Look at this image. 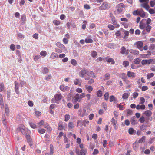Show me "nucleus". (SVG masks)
<instances>
[{"label":"nucleus","instance_id":"49530a36","mask_svg":"<svg viewBox=\"0 0 155 155\" xmlns=\"http://www.w3.org/2000/svg\"><path fill=\"white\" fill-rule=\"evenodd\" d=\"M108 27L109 29L110 30H113L115 28L114 26L111 24L108 25Z\"/></svg>","mask_w":155,"mask_h":155},{"label":"nucleus","instance_id":"ea45409f","mask_svg":"<svg viewBox=\"0 0 155 155\" xmlns=\"http://www.w3.org/2000/svg\"><path fill=\"white\" fill-rule=\"evenodd\" d=\"M85 41L87 43H92L93 42V40L92 39L89 38H86Z\"/></svg>","mask_w":155,"mask_h":155},{"label":"nucleus","instance_id":"c756f323","mask_svg":"<svg viewBox=\"0 0 155 155\" xmlns=\"http://www.w3.org/2000/svg\"><path fill=\"white\" fill-rule=\"evenodd\" d=\"M145 28L146 31L149 33L150 32L152 27L149 25H147Z\"/></svg>","mask_w":155,"mask_h":155},{"label":"nucleus","instance_id":"5fc2aeb1","mask_svg":"<svg viewBox=\"0 0 155 155\" xmlns=\"http://www.w3.org/2000/svg\"><path fill=\"white\" fill-rule=\"evenodd\" d=\"M102 107L105 110H106L107 107L106 103L105 102L102 103Z\"/></svg>","mask_w":155,"mask_h":155},{"label":"nucleus","instance_id":"423d86ee","mask_svg":"<svg viewBox=\"0 0 155 155\" xmlns=\"http://www.w3.org/2000/svg\"><path fill=\"white\" fill-rule=\"evenodd\" d=\"M145 20V19H143L140 22L139 28L140 29H143L145 28L147 25L145 23L143 22Z\"/></svg>","mask_w":155,"mask_h":155},{"label":"nucleus","instance_id":"774afa93","mask_svg":"<svg viewBox=\"0 0 155 155\" xmlns=\"http://www.w3.org/2000/svg\"><path fill=\"white\" fill-rule=\"evenodd\" d=\"M133 97L134 98H136L138 96V94L137 92H134V93L132 95Z\"/></svg>","mask_w":155,"mask_h":155},{"label":"nucleus","instance_id":"69168bd1","mask_svg":"<svg viewBox=\"0 0 155 155\" xmlns=\"http://www.w3.org/2000/svg\"><path fill=\"white\" fill-rule=\"evenodd\" d=\"M53 23L56 25H58L60 24V22L57 20H54Z\"/></svg>","mask_w":155,"mask_h":155},{"label":"nucleus","instance_id":"f704fd0d","mask_svg":"<svg viewBox=\"0 0 155 155\" xmlns=\"http://www.w3.org/2000/svg\"><path fill=\"white\" fill-rule=\"evenodd\" d=\"M129 62L128 61H124L123 62V65L125 67L128 66L129 65Z\"/></svg>","mask_w":155,"mask_h":155},{"label":"nucleus","instance_id":"9b49d317","mask_svg":"<svg viewBox=\"0 0 155 155\" xmlns=\"http://www.w3.org/2000/svg\"><path fill=\"white\" fill-rule=\"evenodd\" d=\"M127 74L129 78H134L136 77V74L133 72L128 71Z\"/></svg>","mask_w":155,"mask_h":155},{"label":"nucleus","instance_id":"2eb2a0df","mask_svg":"<svg viewBox=\"0 0 155 155\" xmlns=\"http://www.w3.org/2000/svg\"><path fill=\"white\" fill-rule=\"evenodd\" d=\"M136 108L137 110H144L145 109L146 107L144 104H138L136 106Z\"/></svg>","mask_w":155,"mask_h":155},{"label":"nucleus","instance_id":"79ce46f5","mask_svg":"<svg viewBox=\"0 0 155 155\" xmlns=\"http://www.w3.org/2000/svg\"><path fill=\"white\" fill-rule=\"evenodd\" d=\"M71 63L74 66H76L77 64L76 61L74 59H72L71 61Z\"/></svg>","mask_w":155,"mask_h":155},{"label":"nucleus","instance_id":"bf43d9fd","mask_svg":"<svg viewBox=\"0 0 155 155\" xmlns=\"http://www.w3.org/2000/svg\"><path fill=\"white\" fill-rule=\"evenodd\" d=\"M84 6V8L87 10H88L91 8V7L90 5L87 4H85Z\"/></svg>","mask_w":155,"mask_h":155},{"label":"nucleus","instance_id":"e433bc0d","mask_svg":"<svg viewBox=\"0 0 155 155\" xmlns=\"http://www.w3.org/2000/svg\"><path fill=\"white\" fill-rule=\"evenodd\" d=\"M154 74L153 73L148 74L147 75V78L148 79H149L153 77L154 76Z\"/></svg>","mask_w":155,"mask_h":155},{"label":"nucleus","instance_id":"f3484780","mask_svg":"<svg viewBox=\"0 0 155 155\" xmlns=\"http://www.w3.org/2000/svg\"><path fill=\"white\" fill-rule=\"evenodd\" d=\"M129 52L132 54L137 55L139 54V52L138 51L136 50L131 49L129 51Z\"/></svg>","mask_w":155,"mask_h":155},{"label":"nucleus","instance_id":"c85d7f7f","mask_svg":"<svg viewBox=\"0 0 155 155\" xmlns=\"http://www.w3.org/2000/svg\"><path fill=\"white\" fill-rule=\"evenodd\" d=\"M97 52L95 51H93L91 53V56L93 58H95L97 55Z\"/></svg>","mask_w":155,"mask_h":155},{"label":"nucleus","instance_id":"0eeeda50","mask_svg":"<svg viewBox=\"0 0 155 155\" xmlns=\"http://www.w3.org/2000/svg\"><path fill=\"white\" fill-rule=\"evenodd\" d=\"M87 71L85 69L81 70L79 73V76L81 78L84 77L87 74Z\"/></svg>","mask_w":155,"mask_h":155},{"label":"nucleus","instance_id":"4be33fe9","mask_svg":"<svg viewBox=\"0 0 155 155\" xmlns=\"http://www.w3.org/2000/svg\"><path fill=\"white\" fill-rule=\"evenodd\" d=\"M125 7V5L123 3H120L116 6V8H122Z\"/></svg>","mask_w":155,"mask_h":155},{"label":"nucleus","instance_id":"f257e3e1","mask_svg":"<svg viewBox=\"0 0 155 155\" xmlns=\"http://www.w3.org/2000/svg\"><path fill=\"white\" fill-rule=\"evenodd\" d=\"M85 96L86 94L84 93H81L80 94L78 93L76 94L74 97V99H73V104H75L77 102H80L82 99Z\"/></svg>","mask_w":155,"mask_h":155},{"label":"nucleus","instance_id":"37998d69","mask_svg":"<svg viewBox=\"0 0 155 155\" xmlns=\"http://www.w3.org/2000/svg\"><path fill=\"white\" fill-rule=\"evenodd\" d=\"M134 130L132 128H129L128 130L129 133L131 135L133 134V133L134 132Z\"/></svg>","mask_w":155,"mask_h":155},{"label":"nucleus","instance_id":"a878e982","mask_svg":"<svg viewBox=\"0 0 155 155\" xmlns=\"http://www.w3.org/2000/svg\"><path fill=\"white\" fill-rule=\"evenodd\" d=\"M74 83L76 85L79 84H80V85H81V81L79 79H76L74 81Z\"/></svg>","mask_w":155,"mask_h":155},{"label":"nucleus","instance_id":"de8ad7c7","mask_svg":"<svg viewBox=\"0 0 155 155\" xmlns=\"http://www.w3.org/2000/svg\"><path fill=\"white\" fill-rule=\"evenodd\" d=\"M24 127V126H22L21 127H19L20 131L23 134H24L25 133V131L23 128Z\"/></svg>","mask_w":155,"mask_h":155},{"label":"nucleus","instance_id":"e2e57ef3","mask_svg":"<svg viewBox=\"0 0 155 155\" xmlns=\"http://www.w3.org/2000/svg\"><path fill=\"white\" fill-rule=\"evenodd\" d=\"M99 153V151L97 149H94V152L92 153V154L94 155H96Z\"/></svg>","mask_w":155,"mask_h":155},{"label":"nucleus","instance_id":"4c0bfd02","mask_svg":"<svg viewBox=\"0 0 155 155\" xmlns=\"http://www.w3.org/2000/svg\"><path fill=\"white\" fill-rule=\"evenodd\" d=\"M140 57L143 58H149L148 55L147 54H141L140 55Z\"/></svg>","mask_w":155,"mask_h":155},{"label":"nucleus","instance_id":"9d476101","mask_svg":"<svg viewBox=\"0 0 155 155\" xmlns=\"http://www.w3.org/2000/svg\"><path fill=\"white\" fill-rule=\"evenodd\" d=\"M87 152V150L86 149H81L79 152V151L76 150V153L78 155H85Z\"/></svg>","mask_w":155,"mask_h":155},{"label":"nucleus","instance_id":"5701e85b","mask_svg":"<svg viewBox=\"0 0 155 155\" xmlns=\"http://www.w3.org/2000/svg\"><path fill=\"white\" fill-rule=\"evenodd\" d=\"M5 113L8 115L9 113V111L8 106L7 104H5Z\"/></svg>","mask_w":155,"mask_h":155},{"label":"nucleus","instance_id":"f8f14e48","mask_svg":"<svg viewBox=\"0 0 155 155\" xmlns=\"http://www.w3.org/2000/svg\"><path fill=\"white\" fill-rule=\"evenodd\" d=\"M116 9L114 11V14L115 15H118L120 13H121L123 10L122 8H116Z\"/></svg>","mask_w":155,"mask_h":155},{"label":"nucleus","instance_id":"cd10ccee","mask_svg":"<svg viewBox=\"0 0 155 155\" xmlns=\"http://www.w3.org/2000/svg\"><path fill=\"white\" fill-rule=\"evenodd\" d=\"M141 61V60L139 58H137L134 60V63L136 64H140Z\"/></svg>","mask_w":155,"mask_h":155},{"label":"nucleus","instance_id":"338daca9","mask_svg":"<svg viewBox=\"0 0 155 155\" xmlns=\"http://www.w3.org/2000/svg\"><path fill=\"white\" fill-rule=\"evenodd\" d=\"M56 45L57 46L60 48H62L64 46V45L62 44H61L59 42H57L56 43Z\"/></svg>","mask_w":155,"mask_h":155},{"label":"nucleus","instance_id":"7ed1b4c3","mask_svg":"<svg viewBox=\"0 0 155 155\" xmlns=\"http://www.w3.org/2000/svg\"><path fill=\"white\" fill-rule=\"evenodd\" d=\"M62 95L61 94H58L55 95L54 98L52 99L51 102L54 103L55 102V101H59L61 99Z\"/></svg>","mask_w":155,"mask_h":155},{"label":"nucleus","instance_id":"6e6552de","mask_svg":"<svg viewBox=\"0 0 155 155\" xmlns=\"http://www.w3.org/2000/svg\"><path fill=\"white\" fill-rule=\"evenodd\" d=\"M87 75L93 78H94L96 77L95 74L93 72V71L90 70L87 71Z\"/></svg>","mask_w":155,"mask_h":155},{"label":"nucleus","instance_id":"393cba45","mask_svg":"<svg viewBox=\"0 0 155 155\" xmlns=\"http://www.w3.org/2000/svg\"><path fill=\"white\" fill-rule=\"evenodd\" d=\"M50 155H52L54 153V147L52 144H50Z\"/></svg>","mask_w":155,"mask_h":155},{"label":"nucleus","instance_id":"f03ea898","mask_svg":"<svg viewBox=\"0 0 155 155\" xmlns=\"http://www.w3.org/2000/svg\"><path fill=\"white\" fill-rule=\"evenodd\" d=\"M110 7V4L108 3L107 2H103L101 5L98 7V8L101 10H105L109 9Z\"/></svg>","mask_w":155,"mask_h":155},{"label":"nucleus","instance_id":"864d4df0","mask_svg":"<svg viewBox=\"0 0 155 155\" xmlns=\"http://www.w3.org/2000/svg\"><path fill=\"white\" fill-rule=\"evenodd\" d=\"M133 114V112L132 111L130 110V109H128L127 110V115L128 116L129 115H132Z\"/></svg>","mask_w":155,"mask_h":155},{"label":"nucleus","instance_id":"72a5a7b5","mask_svg":"<svg viewBox=\"0 0 155 155\" xmlns=\"http://www.w3.org/2000/svg\"><path fill=\"white\" fill-rule=\"evenodd\" d=\"M148 11H149V13L151 14H155V7L154 8V9H149Z\"/></svg>","mask_w":155,"mask_h":155},{"label":"nucleus","instance_id":"2f4dec72","mask_svg":"<svg viewBox=\"0 0 155 155\" xmlns=\"http://www.w3.org/2000/svg\"><path fill=\"white\" fill-rule=\"evenodd\" d=\"M109 101L110 102H112L114 101H117V100L115 99V97L113 95H112L110 96V97Z\"/></svg>","mask_w":155,"mask_h":155},{"label":"nucleus","instance_id":"1a4fd4ad","mask_svg":"<svg viewBox=\"0 0 155 155\" xmlns=\"http://www.w3.org/2000/svg\"><path fill=\"white\" fill-rule=\"evenodd\" d=\"M141 6L147 10L148 11L150 8V6L148 4V2H144L141 4Z\"/></svg>","mask_w":155,"mask_h":155},{"label":"nucleus","instance_id":"58836bf2","mask_svg":"<svg viewBox=\"0 0 155 155\" xmlns=\"http://www.w3.org/2000/svg\"><path fill=\"white\" fill-rule=\"evenodd\" d=\"M145 101V99L143 97H141L140 98V101L139 102V104H144Z\"/></svg>","mask_w":155,"mask_h":155},{"label":"nucleus","instance_id":"bb28decb","mask_svg":"<svg viewBox=\"0 0 155 155\" xmlns=\"http://www.w3.org/2000/svg\"><path fill=\"white\" fill-rule=\"evenodd\" d=\"M129 96V95L128 93H124L123 94L122 97L123 99L126 100L128 98Z\"/></svg>","mask_w":155,"mask_h":155},{"label":"nucleus","instance_id":"4468645a","mask_svg":"<svg viewBox=\"0 0 155 155\" xmlns=\"http://www.w3.org/2000/svg\"><path fill=\"white\" fill-rule=\"evenodd\" d=\"M85 87L87 91L89 93H91L93 90V88L91 85H85Z\"/></svg>","mask_w":155,"mask_h":155},{"label":"nucleus","instance_id":"b1692460","mask_svg":"<svg viewBox=\"0 0 155 155\" xmlns=\"http://www.w3.org/2000/svg\"><path fill=\"white\" fill-rule=\"evenodd\" d=\"M60 89L63 91H67L68 87L67 86L64 87V85H61L60 86Z\"/></svg>","mask_w":155,"mask_h":155},{"label":"nucleus","instance_id":"473e14b6","mask_svg":"<svg viewBox=\"0 0 155 155\" xmlns=\"http://www.w3.org/2000/svg\"><path fill=\"white\" fill-rule=\"evenodd\" d=\"M102 95V92L101 90H98L97 92V96L99 97H101Z\"/></svg>","mask_w":155,"mask_h":155},{"label":"nucleus","instance_id":"680f3d73","mask_svg":"<svg viewBox=\"0 0 155 155\" xmlns=\"http://www.w3.org/2000/svg\"><path fill=\"white\" fill-rule=\"evenodd\" d=\"M139 121L140 123H144L145 121V119L144 117L142 116H141L139 119Z\"/></svg>","mask_w":155,"mask_h":155},{"label":"nucleus","instance_id":"a211bd4d","mask_svg":"<svg viewBox=\"0 0 155 155\" xmlns=\"http://www.w3.org/2000/svg\"><path fill=\"white\" fill-rule=\"evenodd\" d=\"M144 114L145 115L148 117H149L151 116L152 114V112L151 111L149 110H147L145 111Z\"/></svg>","mask_w":155,"mask_h":155},{"label":"nucleus","instance_id":"6e6d98bb","mask_svg":"<svg viewBox=\"0 0 155 155\" xmlns=\"http://www.w3.org/2000/svg\"><path fill=\"white\" fill-rule=\"evenodd\" d=\"M26 17L25 15H22L21 18V20L22 21L23 23H24L25 22Z\"/></svg>","mask_w":155,"mask_h":155},{"label":"nucleus","instance_id":"0e129e2a","mask_svg":"<svg viewBox=\"0 0 155 155\" xmlns=\"http://www.w3.org/2000/svg\"><path fill=\"white\" fill-rule=\"evenodd\" d=\"M76 91L78 93H82L83 90L82 89L79 88H77L76 90Z\"/></svg>","mask_w":155,"mask_h":155},{"label":"nucleus","instance_id":"aec40b11","mask_svg":"<svg viewBox=\"0 0 155 155\" xmlns=\"http://www.w3.org/2000/svg\"><path fill=\"white\" fill-rule=\"evenodd\" d=\"M85 79L86 80H89L88 81V84H91L94 82V81L92 79H90L89 78H85Z\"/></svg>","mask_w":155,"mask_h":155},{"label":"nucleus","instance_id":"a18cd8bd","mask_svg":"<svg viewBox=\"0 0 155 155\" xmlns=\"http://www.w3.org/2000/svg\"><path fill=\"white\" fill-rule=\"evenodd\" d=\"M15 91L17 94H18L19 93L18 91V84L16 83V82H15Z\"/></svg>","mask_w":155,"mask_h":155},{"label":"nucleus","instance_id":"603ef678","mask_svg":"<svg viewBox=\"0 0 155 155\" xmlns=\"http://www.w3.org/2000/svg\"><path fill=\"white\" fill-rule=\"evenodd\" d=\"M105 79L104 80H107L109 79L110 78V75L109 73H107L105 75Z\"/></svg>","mask_w":155,"mask_h":155},{"label":"nucleus","instance_id":"3c124183","mask_svg":"<svg viewBox=\"0 0 155 155\" xmlns=\"http://www.w3.org/2000/svg\"><path fill=\"white\" fill-rule=\"evenodd\" d=\"M40 54L41 56L45 57L47 55V53L45 51H42L40 52Z\"/></svg>","mask_w":155,"mask_h":155},{"label":"nucleus","instance_id":"7c9ffc66","mask_svg":"<svg viewBox=\"0 0 155 155\" xmlns=\"http://www.w3.org/2000/svg\"><path fill=\"white\" fill-rule=\"evenodd\" d=\"M145 138L146 137L145 136H143L139 140L138 142L139 143H141L144 142L145 140Z\"/></svg>","mask_w":155,"mask_h":155},{"label":"nucleus","instance_id":"09e8293b","mask_svg":"<svg viewBox=\"0 0 155 155\" xmlns=\"http://www.w3.org/2000/svg\"><path fill=\"white\" fill-rule=\"evenodd\" d=\"M74 126V124L72 122H69L68 124V127L70 128H73Z\"/></svg>","mask_w":155,"mask_h":155},{"label":"nucleus","instance_id":"c03bdc74","mask_svg":"<svg viewBox=\"0 0 155 155\" xmlns=\"http://www.w3.org/2000/svg\"><path fill=\"white\" fill-rule=\"evenodd\" d=\"M111 122L112 123L113 125H117V122L114 118H112L111 120Z\"/></svg>","mask_w":155,"mask_h":155},{"label":"nucleus","instance_id":"ddd939ff","mask_svg":"<svg viewBox=\"0 0 155 155\" xmlns=\"http://www.w3.org/2000/svg\"><path fill=\"white\" fill-rule=\"evenodd\" d=\"M106 61L109 63H111V64H114L115 62L114 59L112 58H109L108 57H107L105 58Z\"/></svg>","mask_w":155,"mask_h":155},{"label":"nucleus","instance_id":"052dcab7","mask_svg":"<svg viewBox=\"0 0 155 155\" xmlns=\"http://www.w3.org/2000/svg\"><path fill=\"white\" fill-rule=\"evenodd\" d=\"M148 89V87L147 86H143L141 87L142 91H145Z\"/></svg>","mask_w":155,"mask_h":155},{"label":"nucleus","instance_id":"6ab92c4d","mask_svg":"<svg viewBox=\"0 0 155 155\" xmlns=\"http://www.w3.org/2000/svg\"><path fill=\"white\" fill-rule=\"evenodd\" d=\"M64 129V126L63 124V123L60 121L58 124V129L59 130H61Z\"/></svg>","mask_w":155,"mask_h":155},{"label":"nucleus","instance_id":"a19ab883","mask_svg":"<svg viewBox=\"0 0 155 155\" xmlns=\"http://www.w3.org/2000/svg\"><path fill=\"white\" fill-rule=\"evenodd\" d=\"M109 96V93L108 92H106L104 95V99L106 101H107L108 99Z\"/></svg>","mask_w":155,"mask_h":155},{"label":"nucleus","instance_id":"39448f33","mask_svg":"<svg viewBox=\"0 0 155 155\" xmlns=\"http://www.w3.org/2000/svg\"><path fill=\"white\" fill-rule=\"evenodd\" d=\"M153 61L152 59L143 60L141 61V64L142 65L149 64Z\"/></svg>","mask_w":155,"mask_h":155},{"label":"nucleus","instance_id":"c9c22d12","mask_svg":"<svg viewBox=\"0 0 155 155\" xmlns=\"http://www.w3.org/2000/svg\"><path fill=\"white\" fill-rule=\"evenodd\" d=\"M120 53L122 54H124L126 51V49L125 47L122 46L121 48Z\"/></svg>","mask_w":155,"mask_h":155},{"label":"nucleus","instance_id":"dca6fc26","mask_svg":"<svg viewBox=\"0 0 155 155\" xmlns=\"http://www.w3.org/2000/svg\"><path fill=\"white\" fill-rule=\"evenodd\" d=\"M142 18H143L145 16V12L142 9L139 10V15Z\"/></svg>","mask_w":155,"mask_h":155},{"label":"nucleus","instance_id":"20e7f679","mask_svg":"<svg viewBox=\"0 0 155 155\" xmlns=\"http://www.w3.org/2000/svg\"><path fill=\"white\" fill-rule=\"evenodd\" d=\"M143 44V43L141 41H137L135 43V45L136 46L137 48H138L141 51H142L143 50L142 49L141 50L140 48H142Z\"/></svg>","mask_w":155,"mask_h":155},{"label":"nucleus","instance_id":"412c9836","mask_svg":"<svg viewBox=\"0 0 155 155\" xmlns=\"http://www.w3.org/2000/svg\"><path fill=\"white\" fill-rule=\"evenodd\" d=\"M124 35L123 37V38L125 39L127 38L128 36L129 35V31H128L125 30L124 32Z\"/></svg>","mask_w":155,"mask_h":155},{"label":"nucleus","instance_id":"8fccbe9b","mask_svg":"<svg viewBox=\"0 0 155 155\" xmlns=\"http://www.w3.org/2000/svg\"><path fill=\"white\" fill-rule=\"evenodd\" d=\"M139 10H136L133 12V14L134 15H139Z\"/></svg>","mask_w":155,"mask_h":155},{"label":"nucleus","instance_id":"4d7b16f0","mask_svg":"<svg viewBox=\"0 0 155 155\" xmlns=\"http://www.w3.org/2000/svg\"><path fill=\"white\" fill-rule=\"evenodd\" d=\"M154 1H151L150 2V6L151 7H153L155 5V0H154Z\"/></svg>","mask_w":155,"mask_h":155},{"label":"nucleus","instance_id":"13d9d810","mask_svg":"<svg viewBox=\"0 0 155 155\" xmlns=\"http://www.w3.org/2000/svg\"><path fill=\"white\" fill-rule=\"evenodd\" d=\"M151 20L149 18H148L146 20V24L147 25H149L150 23L151 22Z\"/></svg>","mask_w":155,"mask_h":155}]
</instances>
